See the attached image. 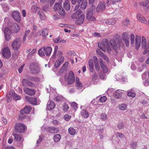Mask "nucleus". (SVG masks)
<instances>
[{
    "label": "nucleus",
    "mask_w": 149,
    "mask_h": 149,
    "mask_svg": "<svg viewBox=\"0 0 149 149\" xmlns=\"http://www.w3.org/2000/svg\"><path fill=\"white\" fill-rule=\"evenodd\" d=\"M101 44H98L99 47L104 52H105L106 50H107V52L109 53L111 52V50L110 45L116 52H117V49L119 48V47L123 46V44H117L115 40L113 39H111L109 42L108 41L107 39H104Z\"/></svg>",
    "instance_id": "1"
},
{
    "label": "nucleus",
    "mask_w": 149,
    "mask_h": 149,
    "mask_svg": "<svg viewBox=\"0 0 149 149\" xmlns=\"http://www.w3.org/2000/svg\"><path fill=\"white\" fill-rule=\"evenodd\" d=\"M52 50V48L50 47H44L40 49L38 52L40 56L43 57L45 55L47 56H50Z\"/></svg>",
    "instance_id": "2"
},
{
    "label": "nucleus",
    "mask_w": 149,
    "mask_h": 149,
    "mask_svg": "<svg viewBox=\"0 0 149 149\" xmlns=\"http://www.w3.org/2000/svg\"><path fill=\"white\" fill-rule=\"evenodd\" d=\"M95 8V6L93 5L92 6L88 9L86 14V18L89 21H94L95 19V17L93 16V13Z\"/></svg>",
    "instance_id": "3"
},
{
    "label": "nucleus",
    "mask_w": 149,
    "mask_h": 149,
    "mask_svg": "<svg viewBox=\"0 0 149 149\" xmlns=\"http://www.w3.org/2000/svg\"><path fill=\"white\" fill-rule=\"evenodd\" d=\"M69 73L68 77L66 76H65V80L68 85H70L73 84L75 81L74 75L73 72L71 70L70 71Z\"/></svg>",
    "instance_id": "4"
},
{
    "label": "nucleus",
    "mask_w": 149,
    "mask_h": 149,
    "mask_svg": "<svg viewBox=\"0 0 149 149\" xmlns=\"http://www.w3.org/2000/svg\"><path fill=\"white\" fill-rule=\"evenodd\" d=\"M21 41L19 38H15L12 43V47L13 50L17 51L21 47Z\"/></svg>",
    "instance_id": "5"
},
{
    "label": "nucleus",
    "mask_w": 149,
    "mask_h": 149,
    "mask_svg": "<svg viewBox=\"0 0 149 149\" xmlns=\"http://www.w3.org/2000/svg\"><path fill=\"white\" fill-rule=\"evenodd\" d=\"M30 70L33 74H38L40 70V69L38 65L35 63H33L30 65Z\"/></svg>",
    "instance_id": "6"
},
{
    "label": "nucleus",
    "mask_w": 149,
    "mask_h": 149,
    "mask_svg": "<svg viewBox=\"0 0 149 149\" xmlns=\"http://www.w3.org/2000/svg\"><path fill=\"white\" fill-rule=\"evenodd\" d=\"M25 128L24 125L21 123H18L15 125L14 129L16 132L21 133L24 132Z\"/></svg>",
    "instance_id": "7"
},
{
    "label": "nucleus",
    "mask_w": 149,
    "mask_h": 149,
    "mask_svg": "<svg viewBox=\"0 0 149 149\" xmlns=\"http://www.w3.org/2000/svg\"><path fill=\"white\" fill-rule=\"evenodd\" d=\"M106 8L105 2L104 1H100L99 2L96 8V11H103Z\"/></svg>",
    "instance_id": "8"
},
{
    "label": "nucleus",
    "mask_w": 149,
    "mask_h": 149,
    "mask_svg": "<svg viewBox=\"0 0 149 149\" xmlns=\"http://www.w3.org/2000/svg\"><path fill=\"white\" fill-rule=\"evenodd\" d=\"M23 90L26 94L30 96L34 95L36 92L35 90L27 87H24Z\"/></svg>",
    "instance_id": "9"
},
{
    "label": "nucleus",
    "mask_w": 149,
    "mask_h": 149,
    "mask_svg": "<svg viewBox=\"0 0 149 149\" xmlns=\"http://www.w3.org/2000/svg\"><path fill=\"white\" fill-rule=\"evenodd\" d=\"M13 18L17 22H19L21 20L20 14L18 12L15 11L12 13Z\"/></svg>",
    "instance_id": "10"
},
{
    "label": "nucleus",
    "mask_w": 149,
    "mask_h": 149,
    "mask_svg": "<svg viewBox=\"0 0 149 149\" xmlns=\"http://www.w3.org/2000/svg\"><path fill=\"white\" fill-rule=\"evenodd\" d=\"M3 56L6 58H9L11 56V53L8 47H6L4 48L3 51Z\"/></svg>",
    "instance_id": "11"
},
{
    "label": "nucleus",
    "mask_w": 149,
    "mask_h": 149,
    "mask_svg": "<svg viewBox=\"0 0 149 149\" xmlns=\"http://www.w3.org/2000/svg\"><path fill=\"white\" fill-rule=\"evenodd\" d=\"M31 109V107L29 106H26L22 109L20 111L21 115L20 117H22L23 115L24 114H26L29 113Z\"/></svg>",
    "instance_id": "12"
},
{
    "label": "nucleus",
    "mask_w": 149,
    "mask_h": 149,
    "mask_svg": "<svg viewBox=\"0 0 149 149\" xmlns=\"http://www.w3.org/2000/svg\"><path fill=\"white\" fill-rule=\"evenodd\" d=\"M26 101H28L32 104L36 105L37 104V99L35 98L26 96L25 97Z\"/></svg>",
    "instance_id": "13"
},
{
    "label": "nucleus",
    "mask_w": 149,
    "mask_h": 149,
    "mask_svg": "<svg viewBox=\"0 0 149 149\" xmlns=\"http://www.w3.org/2000/svg\"><path fill=\"white\" fill-rule=\"evenodd\" d=\"M100 64L101 67L104 73H107L108 71V70L107 67L106 66L105 63L104 62L101 58L100 59Z\"/></svg>",
    "instance_id": "14"
},
{
    "label": "nucleus",
    "mask_w": 149,
    "mask_h": 149,
    "mask_svg": "<svg viewBox=\"0 0 149 149\" xmlns=\"http://www.w3.org/2000/svg\"><path fill=\"white\" fill-rule=\"evenodd\" d=\"M81 2L80 5V8L83 10L85 9L87 5V2L86 0H78L77 1V3L80 4Z\"/></svg>",
    "instance_id": "15"
},
{
    "label": "nucleus",
    "mask_w": 149,
    "mask_h": 149,
    "mask_svg": "<svg viewBox=\"0 0 149 149\" xmlns=\"http://www.w3.org/2000/svg\"><path fill=\"white\" fill-rule=\"evenodd\" d=\"M135 48L138 50L140 47L141 42V37L138 35L136 36Z\"/></svg>",
    "instance_id": "16"
},
{
    "label": "nucleus",
    "mask_w": 149,
    "mask_h": 149,
    "mask_svg": "<svg viewBox=\"0 0 149 149\" xmlns=\"http://www.w3.org/2000/svg\"><path fill=\"white\" fill-rule=\"evenodd\" d=\"M11 29L14 31V32L17 33L20 31V28L18 24L15 23L11 26Z\"/></svg>",
    "instance_id": "17"
},
{
    "label": "nucleus",
    "mask_w": 149,
    "mask_h": 149,
    "mask_svg": "<svg viewBox=\"0 0 149 149\" xmlns=\"http://www.w3.org/2000/svg\"><path fill=\"white\" fill-rule=\"evenodd\" d=\"M123 39L125 44L126 46L128 47L129 45V41L127 36V34L126 32L124 33L122 35Z\"/></svg>",
    "instance_id": "18"
},
{
    "label": "nucleus",
    "mask_w": 149,
    "mask_h": 149,
    "mask_svg": "<svg viewBox=\"0 0 149 149\" xmlns=\"http://www.w3.org/2000/svg\"><path fill=\"white\" fill-rule=\"evenodd\" d=\"M84 14H81L75 21V23L78 24H82L84 21Z\"/></svg>",
    "instance_id": "19"
},
{
    "label": "nucleus",
    "mask_w": 149,
    "mask_h": 149,
    "mask_svg": "<svg viewBox=\"0 0 149 149\" xmlns=\"http://www.w3.org/2000/svg\"><path fill=\"white\" fill-rule=\"evenodd\" d=\"M123 91L117 90L114 94V97L116 99H121Z\"/></svg>",
    "instance_id": "20"
},
{
    "label": "nucleus",
    "mask_w": 149,
    "mask_h": 149,
    "mask_svg": "<svg viewBox=\"0 0 149 149\" xmlns=\"http://www.w3.org/2000/svg\"><path fill=\"white\" fill-rule=\"evenodd\" d=\"M55 104L52 101H50L47 103V108L48 110L53 109L55 107Z\"/></svg>",
    "instance_id": "21"
},
{
    "label": "nucleus",
    "mask_w": 149,
    "mask_h": 149,
    "mask_svg": "<svg viewBox=\"0 0 149 149\" xmlns=\"http://www.w3.org/2000/svg\"><path fill=\"white\" fill-rule=\"evenodd\" d=\"M82 11L81 9H79L71 15V17L73 19H75L78 17V16L80 15Z\"/></svg>",
    "instance_id": "22"
},
{
    "label": "nucleus",
    "mask_w": 149,
    "mask_h": 149,
    "mask_svg": "<svg viewBox=\"0 0 149 149\" xmlns=\"http://www.w3.org/2000/svg\"><path fill=\"white\" fill-rule=\"evenodd\" d=\"M137 18L138 20L140 22L143 23H145L147 22V21L145 17H143L141 15L138 14L137 15Z\"/></svg>",
    "instance_id": "23"
},
{
    "label": "nucleus",
    "mask_w": 149,
    "mask_h": 149,
    "mask_svg": "<svg viewBox=\"0 0 149 149\" xmlns=\"http://www.w3.org/2000/svg\"><path fill=\"white\" fill-rule=\"evenodd\" d=\"M134 89H132L131 90L128 91L127 92V94L128 96L133 98L135 97L136 93L134 92Z\"/></svg>",
    "instance_id": "24"
},
{
    "label": "nucleus",
    "mask_w": 149,
    "mask_h": 149,
    "mask_svg": "<svg viewBox=\"0 0 149 149\" xmlns=\"http://www.w3.org/2000/svg\"><path fill=\"white\" fill-rule=\"evenodd\" d=\"M61 3H55L54 5V10L55 11H58L62 8Z\"/></svg>",
    "instance_id": "25"
},
{
    "label": "nucleus",
    "mask_w": 149,
    "mask_h": 149,
    "mask_svg": "<svg viewBox=\"0 0 149 149\" xmlns=\"http://www.w3.org/2000/svg\"><path fill=\"white\" fill-rule=\"evenodd\" d=\"M147 43L146 40L144 36H142L141 40V46L143 48L146 49L147 47Z\"/></svg>",
    "instance_id": "26"
},
{
    "label": "nucleus",
    "mask_w": 149,
    "mask_h": 149,
    "mask_svg": "<svg viewBox=\"0 0 149 149\" xmlns=\"http://www.w3.org/2000/svg\"><path fill=\"white\" fill-rule=\"evenodd\" d=\"M41 33H42V36L43 37V40H45L46 39L47 36L48 35V30L47 29H44L42 31Z\"/></svg>",
    "instance_id": "27"
},
{
    "label": "nucleus",
    "mask_w": 149,
    "mask_h": 149,
    "mask_svg": "<svg viewBox=\"0 0 149 149\" xmlns=\"http://www.w3.org/2000/svg\"><path fill=\"white\" fill-rule=\"evenodd\" d=\"M121 0H107L106 1L107 7H109L111 3L114 5L116 2L120 1Z\"/></svg>",
    "instance_id": "28"
},
{
    "label": "nucleus",
    "mask_w": 149,
    "mask_h": 149,
    "mask_svg": "<svg viewBox=\"0 0 149 149\" xmlns=\"http://www.w3.org/2000/svg\"><path fill=\"white\" fill-rule=\"evenodd\" d=\"M81 114L84 118H88L89 116V114L86 109H84L81 111Z\"/></svg>",
    "instance_id": "29"
},
{
    "label": "nucleus",
    "mask_w": 149,
    "mask_h": 149,
    "mask_svg": "<svg viewBox=\"0 0 149 149\" xmlns=\"http://www.w3.org/2000/svg\"><path fill=\"white\" fill-rule=\"evenodd\" d=\"M116 22V20L113 19H109L105 21V23L109 25H114Z\"/></svg>",
    "instance_id": "30"
},
{
    "label": "nucleus",
    "mask_w": 149,
    "mask_h": 149,
    "mask_svg": "<svg viewBox=\"0 0 149 149\" xmlns=\"http://www.w3.org/2000/svg\"><path fill=\"white\" fill-rule=\"evenodd\" d=\"M40 1L42 3L45 2L48 3V4L50 3V6H52L55 1V0H40Z\"/></svg>",
    "instance_id": "31"
},
{
    "label": "nucleus",
    "mask_w": 149,
    "mask_h": 149,
    "mask_svg": "<svg viewBox=\"0 0 149 149\" xmlns=\"http://www.w3.org/2000/svg\"><path fill=\"white\" fill-rule=\"evenodd\" d=\"M30 81L28 79H23L22 81V85L24 86L27 87Z\"/></svg>",
    "instance_id": "32"
},
{
    "label": "nucleus",
    "mask_w": 149,
    "mask_h": 149,
    "mask_svg": "<svg viewBox=\"0 0 149 149\" xmlns=\"http://www.w3.org/2000/svg\"><path fill=\"white\" fill-rule=\"evenodd\" d=\"M61 139V135L58 134L55 135L53 137L54 141L56 142H58Z\"/></svg>",
    "instance_id": "33"
},
{
    "label": "nucleus",
    "mask_w": 149,
    "mask_h": 149,
    "mask_svg": "<svg viewBox=\"0 0 149 149\" xmlns=\"http://www.w3.org/2000/svg\"><path fill=\"white\" fill-rule=\"evenodd\" d=\"M68 131L69 133L71 135H74L76 132L75 130L72 127H70L68 129Z\"/></svg>",
    "instance_id": "34"
},
{
    "label": "nucleus",
    "mask_w": 149,
    "mask_h": 149,
    "mask_svg": "<svg viewBox=\"0 0 149 149\" xmlns=\"http://www.w3.org/2000/svg\"><path fill=\"white\" fill-rule=\"evenodd\" d=\"M13 135L14 136V140L15 141H21L22 138L20 135H19L17 134H13Z\"/></svg>",
    "instance_id": "35"
},
{
    "label": "nucleus",
    "mask_w": 149,
    "mask_h": 149,
    "mask_svg": "<svg viewBox=\"0 0 149 149\" xmlns=\"http://www.w3.org/2000/svg\"><path fill=\"white\" fill-rule=\"evenodd\" d=\"M76 82L77 85V88L78 89H80L82 87V84L79 81V79L77 77H76Z\"/></svg>",
    "instance_id": "36"
},
{
    "label": "nucleus",
    "mask_w": 149,
    "mask_h": 149,
    "mask_svg": "<svg viewBox=\"0 0 149 149\" xmlns=\"http://www.w3.org/2000/svg\"><path fill=\"white\" fill-rule=\"evenodd\" d=\"M63 6L65 10H68L70 9V5L68 2V1H67V2L65 1L64 2Z\"/></svg>",
    "instance_id": "37"
},
{
    "label": "nucleus",
    "mask_w": 149,
    "mask_h": 149,
    "mask_svg": "<svg viewBox=\"0 0 149 149\" xmlns=\"http://www.w3.org/2000/svg\"><path fill=\"white\" fill-rule=\"evenodd\" d=\"M9 94V95H7V98H6V99L7 100L8 102H10L12 99V97H13V91H11L9 92V93H8Z\"/></svg>",
    "instance_id": "38"
},
{
    "label": "nucleus",
    "mask_w": 149,
    "mask_h": 149,
    "mask_svg": "<svg viewBox=\"0 0 149 149\" xmlns=\"http://www.w3.org/2000/svg\"><path fill=\"white\" fill-rule=\"evenodd\" d=\"M13 98L14 100H20L21 98V97L19 95H17V94L15 93V92L13 91Z\"/></svg>",
    "instance_id": "39"
},
{
    "label": "nucleus",
    "mask_w": 149,
    "mask_h": 149,
    "mask_svg": "<svg viewBox=\"0 0 149 149\" xmlns=\"http://www.w3.org/2000/svg\"><path fill=\"white\" fill-rule=\"evenodd\" d=\"M26 78L29 80H30L33 81H37V79L36 77L31 76L30 75L26 76Z\"/></svg>",
    "instance_id": "40"
},
{
    "label": "nucleus",
    "mask_w": 149,
    "mask_h": 149,
    "mask_svg": "<svg viewBox=\"0 0 149 149\" xmlns=\"http://www.w3.org/2000/svg\"><path fill=\"white\" fill-rule=\"evenodd\" d=\"M127 105L125 104H120L119 106V109L122 110H125L126 109Z\"/></svg>",
    "instance_id": "41"
},
{
    "label": "nucleus",
    "mask_w": 149,
    "mask_h": 149,
    "mask_svg": "<svg viewBox=\"0 0 149 149\" xmlns=\"http://www.w3.org/2000/svg\"><path fill=\"white\" fill-rule=\"evenodd\" d=\"M107 115L104 113L101 114L100 119L103 121H105L107 119Z\"/></svg>",
    "instance_id": "42"
},
{
    "label": "nucleus",
    "mask_w": 149,
    "mask_h": 149,
    "mask_svg": "<svg viewBox=\"0 0 149 149\" xmlns=\"http://www.w3.org/2000/svg\"><path fill=\"white\" fill-rule=\"evenodd\" d=\"M96 53L97 55L99 56L102 57L104 55V53L101 52L99 49H96Z\"/></svg>",
    "instance_id": "43"
},
{
    "label": "nucleus",
    "mask_w": 149,
    "mask_h": 149,
    "mask_svg": "<svg viewBox=\"0 0 149 149\" xmlns=\"http://www.w3.org/2000/svg\"><path fill=\"white\" fill-rule=\"evenodd\" d=\"M58 130L57 128L54 127H52V133L54 134L57 133L58 132Z\"/></svg>",
    "instance_id": "44"
},
{
    "label": "nucleus",
    "mask_w": 149,
    "mask_h": 149,
    "mask_svg": "<svg viewBox=\"0 0 149 149\" xmlns=\"http://www.w3.org/2000/svg\"><path fill=\"white\" fill-rule=\"evenodd\" d=\"M131 44V45H133L134 43L135 37L133 34H130Z\"/></svg>",
    "instance_id": "45"
},
{
    "label": "nucleus",
    "mask_w": 149,
    "mask_h": 149,
    "mask_svg": "<svg viewBox=\"0 0 149 149\" xmlns=\"http://www.w3.org/2000/svg\"><path fill=\"white\" fill-rule=\"evenodd\" d=\"M149 3V1L148 0H144L142 2L139 3L141 6H146Z\"/></svg>",
    "instance_id": "46"
},
{
    "label": "nucleus",
    "mask_w": 149,
    "mask_h": 149,
    "mask_svg": "<svg viewBox=\"0 0 149 149\" xmlns=\"http://www.w3.org/2000/svg\"><path fill=\"white\" fill-rule=\"evenodd\" d=\"M58 12L59 14L62 16H64L65 14V10L62 7V8H61L60 10H59L58 11Z\"/></svg>",
    "instance_id": "47"
},
{
    "label": "nucleus",
    "mask_w": 149,
    "mask_h": 149,
    "mask_svg": "<svg viewBox=\"0 0 149 149\" xmlns=\"http://www.w3.org/2000/svg\"><path fill=\"white\" fill-rule=\"evenodd\" d=\"M30 31L28 30L26 31L25 32V34H24L23 38V42H24L26 40V37L27 35L29 34L30 33Z\"/></svg>",
    "instance_id": "48"
},
{
    "label": "nucleus",
    "mask_w": 149,
    "mask_h": 149,
    "mask_svg": "<svg viewBox=\"0 0 149 149\" xmlns=\"http://www.w3.org/2000/svg\"><path fill=\"white\" fill-rule=\"evenodd\" d=\"M4 34H10L11 31L8 27H6L4 30Z\"/></svg>",
    "instance_id": "49"
},
{
    "label": "nucleus",
    "mask_w": 149,
    "mask_h": 149,
    "mask_svg": "<svg viewBox=\"0 0 149 149\" xmlns=\"http://www.w3.org/2000/svg\"><path fill=\"white\" fill-rule=\"evenodd\" d=\"M55 99L57 102H60L63 100V97L62 96L58 95L57 96Z\"/></svg>",
    "instance_id": "50"
},
{
    "label": "nucleus",
    "mask_w": 149,
    "mask_h": 149,
    "mask_svg": "<svg viewBox=\"0 0 149 149\" xmlns=\"http://www.w3.org/2000/svg\"><path fill=\"white\" fill-rule=\"evenodd\" d=\"M100 101L101 102H104L107 100V97L105 96H103L100 97L99 99Z\"/></svg>",
    "instance_id": "51"
},
{
    "label": "nucleus",
    "mask_w": 149,
    "mask_h": 149,
    "mask_svg": "<svg viewBox=\"0 0 149 149\" xmlns=\"http://www.w3.org/2000/svg\"><path fill=\"white\" fill-rule=\"evenodd\" d=\"M53 41L54 42L56 43H60L61 42V40H60V38L59 37H58L56 38L53 39Z\"/></svg>",
    "instance_id": "52"
},
{
    "label": "nucleus",
    "mask_w": 149,
    "mask_h": 149,
    "mask_svg": "<svg viewBox=\"0 0 149 149\" xmlns=\"http://www.w3.org/2000/svg\"><path fill=\"white\" fill-rule=\"evenodd\" d=\"M36 84L30 81L27 87H29L31 88H34L36 87Z\"/></svg>",
    "instance_id": "53"
},
{
    "label": "nucleus",
    "mask_w": 149,
    "mask_h": 149,
    "mask_svg": "<svg viewBox=\"0 0 149 149\" xmlns=\"http://www.w3.org/2000/svg\"><path fill=\"white\" fill-rule=\"evenodd\" d=\"M62 63H61L59 61V60H57L55 63V68H57Z\"/></svg>",
    "instance_id": "54"
},
{
    "label": "nucleus",
    "mask_w": 149,
    "mask_h": 149,
    "mask_svg": "<svg viewBox=\"0 0 149 149\" xmlns=\"http://www.w3.org/2000/svg\"><path fill=\"white\" fill-rule=\"evenodd\" d=\"M124 126V124L122 123H120L118 124L117 127L120 129H123Z\"/></svg>",
    "instance_id": "55"
},
{
    "label": "nucleus",
    "mask_w": 149,
    "mask_h": 149,
    "mask_svg": "<svg viewBox=\"0 0 149 149\" xmlns=\"http://www.w3.org/2000/svg\"><path fill=\"white\" fill-rule=\"evenodd\" d=\"M69 109V107L67 104H63V109L64 111H67Z\"/></svg>",
    "instance_id": "56"
},
{
    "label": "nucleus",
    "mask_w": 149,
    "mask_h": 149,
    "mask_svg": "<svg viewBox=\"0 0 149 149\" xmlns=\"http://www.w3.org/2000/svg\"><path fill=\"white\" fill-rule=\"evenodd\" d=\"M71 116L68 114H66L64 116V118L66 121L69 120L71 118Z\"/></svg>",
    "instance_id": "57"
},
{
    "label": "nucleus",
    "mask_w": 149,
    "mask_h": 149,
    "mask_svg": "<svg viewBox=\"0 0 149 149\" xmlns=\"http://www.w3.org/2000/svg\"><path fill=\"white\" fill-rule=\"evenodd\" d=\"M38 14L40 16L42 20H44L45 19V17L43 14H41L40 11H38Z\"/></svg>",
    "instance_id": "58"
},
{
    "label": "nucleus",
    "mask_w": 149,
    "mask_h": 149,
    "mask_svg": "<svg viewBox=\"0 0 149 149\" xmlns=\"http://www.w3.org/2000/svg\"><path fill=\"white\" fill-rule=\"evenodd\" d=\"M51 128V127H47L45 128V130L47 132L52 133Z\"/></svg>",
    "instance_id": "59"
},
{
    "label": "nucleus",
    "mask_w": 149,
    "mask_h": 149,
    "mask_svg": "<svg viewBox=\"0 0 149 149\" xmlns=\"http://www.w3.org/2000/svg\"><path fill=\"white\" fill-rule=\"evenodd\" d=\"M64 58L63 56L61 55L59 56V58L58 60H59V61L61 63H63L64 61Z\"/></svg>",
    "instance_id": "60"
},
{
    "label": "nucleus",
    "mask_w": 149,
    "mask_h": 149,
    "mask_svg": "<svg viewBox=\"0 0 149 149\" xmlns=\"http://www.w3.org/2000/svg\"><path fill=\"white\" fill-rule=\"evenodd\" d=\"M58 47L57 46H56L55 47L54 50V53L53 55V57H55L56 56V53L57 51L58 50Z\"/></svg>",
    "instance_id": "61"
},
{
    "label": "nucleus",
    "mask_w": 149,
    "mask_h": 149,
    "mask_svg": "<svg viewBox=\"0 0 149 149\" xmlns=\"http://www.w3.org/2000/svg\"><path fill=\"white\" fill-rule=\"evenodd\" d=\"M5 35V38L6 39V40H9L10 38H11V36H10V34H6Z\"/></svg>",
    "instance_id": "62"
},
{
    "label": "nucleus",
    "mask_w": 149,
    "mask_h": 149,
    "mask_svg": "<svg viewBox=\"0 0 149 149\" xmlns=\"http://www.w3.org/2000/svg\"><path fill=\"white\" fill-rule=\"evenodd\" d=\"M71 105L73 107L74 109H76L77 108V104L75 102H73L71 103Z\"/></svg>",
    "instance_id": "63"
},
{
    "label": "nucleus",
    "mask_w": 149,
    "mask_h": 149,
    "mask_svg": "<svg viewBox=\"0 0 149 149\" xmlns=\"http://www.w3.org/2000/svg\"><path fill=\"white\" fill-rule=\"evenodd\" d=\"M102 57L106 61H107V62H109V59L108 56L107 55H104V56H103Z\"/></svg>",
    "instance_id": "64"
}]
</instances>
